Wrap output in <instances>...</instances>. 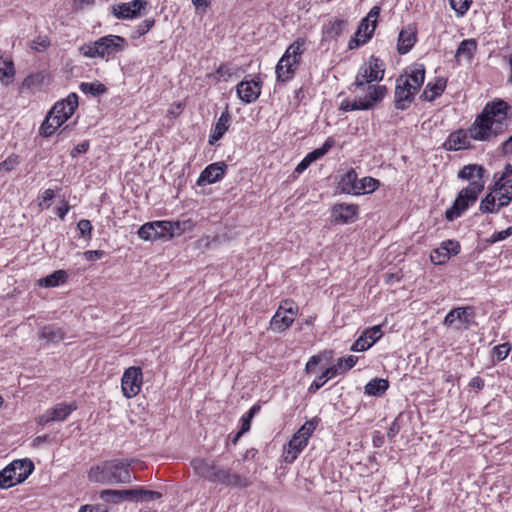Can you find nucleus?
Wrapping results in <instances>:
<instances>
[{"label": "nucleus", "mask_w": 512, "mask_h": 512, "mask_svg": "<svg viewBox=\"0 0 512 512\" xmlns=\"http://www.w3.org/2000/svg\"><path fill=\"white\" fill-rule=\"evenodd\" d=\"M510 105L502 99L488 102L468 130H458L449 135L444 143L448 151H457L470 147V139L491 141L503 134L508 126Z\"/></svg>", "instance_id": "1"}, {"label": "nucleus", "mask_w": 512, "mask_h": 512, "mask_svg": "<svg viewBox=\"0 0 512 512\" xmlns=\"http://www.w3.org/2000/svg\"><path fill=\"white\" fill-rule=\"evenodd\" d=\"M484 172V168L476 164L466 165L459 171L458 177L468 180L469 185L459 192L453 205L446 210L445 218L448 221H453L460 217L477 200L478 195L484 189Z\"/></svg>", "instance_id": "2"}, {"label": "nucleus", "mask_w": 512, "mask_h": 512, "mask_svg": "<svg viewBox=\"0 0 512 512\" xmlns=\"http://www.w3.org/2000/svg\"><path fill=\"white\" fill-rule=\"evenodd\" d=\"M130 465L131 461L128 459L103 461L90 468L88 478L91 482L105 485L129 484L132 482Z\"/></svg>", "instance_id": "3"}, {"label": "nucleus", "mask_w": 512, "mask_h": 512, "mask_svg": "<svg viewBox=\"0 0 512 512\" xmlns=\"http://www.w3.org/2000/svg\"><path fill=\"white\" fill-rule=\"evenodd\" d=\"M425 79V68L417 65L410 72L401 74L396 79L394 105L396 109L406 110L412 104Z\"/></svg>", "instance_id": "4"}, {"label": "nucleus", "mask_w": 512, "mask_h": 512, "mask_svg": "<svg viewBox=\"0 0 512 512\" xmlns=\"http://www.w3.org/2000/svg\"><path fill=\"white\" fill-rule=\"evenodd\" d=\"M33 470L34 464L28 458L13 461L0 471V489H8L22 483Z\"/></svg>", "instance_id": "5"}, {"label": "nucleus", "mask_w": 512, "mask_h": 512, "mask_svg": "<svg viewBox=\"0 0 512 512\" xmlns=\"http://www.w3.org/2000/svg\"><path fill=\"white\" fill-rule=\"evenodd\" d=\"M379 186V181L372 177L358 179L354 169L346 172L339 181L341 192L346 194L361 195L374 192Z\"/></svg>", "instance_id": "6"}, {"label": "nucleus", "mask_w": 512, "mask_h": 512, "mask_svg": "<svg viewBox=\"0 0 512 512\" xmlns=\"http://www.w3.org/2000/svg\"><path fill=\"white\" fill-rule=\"evenodd\" d=\"M387 93V88L383 85L368 86V96L359 98L358 100H344L340 109L343 111L368 110L371 109L376 102L381 101Z\"/></svg>", "instance_id": "7"}, {"label": "nucleus", "mask_w": 512, "mask_h": 512, "mask_svg": "<svg viewBox=\"0 0 512 512\" xmlns=\"http://www.w3.org/2000/svg\"><path fill=\"white\" fill-rule=\"evenodd\" d=\"M298 306L292 300H283L270 321V328L275 332L288 329L295 320Z\"/></svg>", "instance_id": "8"}, {"label": "nucleus", "mask_w": 512, "mask_h": 512, "mask_svg": "<svg viewBox=\"0 0 512 512\" xmlns=\"http://www.w3.org/2000/svg\"><path fill=\"white\" fill-rule=\"evenodd\" d=\"M475 312L472 307H457L449 311L445 316L443 324L454 329L468 330L475 324Z\"/></svg>", "instance_id": "9"}, {"label": "nucleus", "mask_w": 512, "mask_h": 512, "mask_svg": "<svg viewBox=\"0 0 512 512\" xmlns=\"http://www.w3.org/2000/svg\"><path fill=\"white\" fill-rule=\"evenodd\" d=\"M384 72L382 61L371 57L367 63L360 67L354 85L357 88H361L373 81H381L384 77Z\"/></svg>", "instance_id": "10"}, {"label": "nucleus", "mask_w": 512, "mask_h": 512, "mask_svg": "<svg viewBox=\"0 0 512 512\" xmlns=\"http://www.w3.org/2000/svg\"><path fill=\"white\" fill-rule=\"evenodd\" d=\"M143 373L140 367L131 366L127 368L121 379L123 395L130 399L135 397L141 390Z\"/></svg>", "instance_id": "11"}, {"label": "nucleus", "mask_w": 512, "mask_h": 512, "mask_svg": "<svg viewBox=\"0 0 512 512\" xmlns=\"http://www.w3.org/2000/svg\"><path fill=\"white\" fill-rule=\"evenodd\" d=\"M215 484H222L230 488L244 489L251 485V481L245 475L239 474L230 468L220 467L217 472Z\"/></svg>", "instance_id": "12"}, {"label": "nucleus", "mask_w": 512, "mask_h": 512, "mask_svg": "<svg viewBox=\"0 0 512 512\" xmlns=\"http://www.w3.org/2000/svg\"><path fill=\"white\" fill-rule=\"evenodd\" d=\"M78 107V96L76 93H71L66 99L58 101L49 111L52 116H57L59 122L62 125L68 120L75 112Z\"/></svg>", "instance_id": "13"}, {"label": "nucleus", "mask_w": 512, "mask_h": 512, "mask_svg": "<svg viewBox=\"0 0 512 512\" xmlns=\"http://www.w3.org/2000/svg\"><path fill=\"white\" fill-rule=\"evenodd\" d=\"M262 82L259 77L251 80H242L236 86L238 97L245 103H252L256 101L261 94Z\"/></svg>", "instance_id": "14"}, {"label": "nucleus", "mask_w": 512, "mask_h": 512, "mask_svg": "<svg viewBox=\"0 0 512 512\" xmlns=\"http://www.w3.org/2000/svg\"><path fill=\"white\" fill-rule=\"evenodd\" d=\"M191 466L199 477L205 480L215 483L217 472L220 466L216 464L214 460H208L206 458H195L191 461Z\"/></svg>", "instance_id": "15"}, {"label": "nucleus", "mask_w": 512, "mask_h": 512, "mask_svg": "<svg viewBox=\"0 0 512 512\" xmlns=\"http://www.w3.org/2000/svg\"><path fill=\"white\" fill-rule=\"evenodd\" d=\"M146 5L145 0H132L112 6V13L118 19H133L140 15V11Z\"/></svg>", "instance_id": "16"}, {"label": "nucleus", "mask_w": 512, "mask_h": 512, "mask_svg": "<svg viewBox=\"0 0 512 512\" xmlns=\"http://www.w3.org/2000/svg\"><path fill=\"white\" fill-rule=\"evenodd\" d=\"M460 252V245L457 241L447 240L441 246L434 249L430 254L432 263L436 265L445 264L451 255H457Z\"/></svg>", "instance_id": "17"}, {"label": "nucleus", "mask_w": 512, "mask_h": 512, "mask_svg": "<svg viewBox=\"0 0 512 512\" xmlns=\"http://www.w3.org/2000/svg\"><path fill=\"white\" fill-rule=\"evenodd\" d=\"M125 39L117 35H108L95 41L100 57L104 58L123 49Z\"/></svg>", "instance_id": "18"}, {"label": "nucleus", "mask_w": 512, "mask_h": 512, "mask_svg": "<svg viewBox=\"0 0 512 512\" xmlns=\"http://www.w3.org/2000/svg\"><path fill=\"white\" fill-rule=\"evenodd\" d=\"M227 165L224 162H216L208 165L200 174L197 184L205 186L219 181L225 173Z\"/></svg>", "instance_id": "19"}, {"label": "nucleus", "mask_w": 512, "mask_h": 512, "mask_svg": "<svg viewBox=\"0 0 512 512\" xmlns=\"http://www.w3.org/2000/svg\"><path fill=\"white\" fill-rule=\"evenodd\" d=\"M381 337L380 326H374L365 330L362 335L353 343L351 350L362 352L369 349Z\"/></svg>", "instance_id": "20"}, {"label": "nucleus", "mask_w": 512, "mask_h": 512, "mask_svg": "<svg viewBox=\"0 0 512 512\" xmlns=\"http://www.w3.org/2000/svg\"><path fill=\"white\" fill-rule=\"evenodd\" d=\"M332 215L336 221L348 223L354 221L358 216V206L355 204H335L332 208Z\"/></svg>", "instance_id": "21"}, {"label": "nucleus", "mask_w": 512, "mask_h": 512, "mask_svg": "<svg viewBox=\"0 0 512 512\" xmlns=\"http://www.w3.org/2000/svg\"><path fill=\"white\" fill-rule=\"evenodd\" d=\"M477 50V41L475 39H464L460 42L456 53L455 61L461 64L462 61L470 63Z\"/></svg>", "instance_id": "22"}, {"label": "nucleus", "mask_w": 512, "mask_h": 512, "mask_svg": "<svg viewBox=\"0 0 512 512\" xmlns=\"http://www.w3.org/2000/svg\"><path fill=\"white\" fill-rule=\"evenodd\" d=\"M307 442L293 435L288 445L284 447L283 458L286 463H293L298 455L306 448Z\"/></svg>", "instance_id": "23"}, {"label": "nucleus", "mask_w": 512, "mask_h": 512, "mask_svg": "<svg viewBox=\"0 0 512 512\" xmlns=\"http://www.w3.org/2000/svg\"><path fill=\"white\" fill-rule=\"evenodd\" d=\"M297 66L296 60H291L288 58V55H283L276 66L278 80L282 82L289 80L293 76Z\"/></svg>", "instance_id": "24"}, {"label": "nucleus", "mask_w": 512, "mask_h": 512, "mask_svg": "<svg viewBox=\"0 0 512 512\" xmlns=\"http://www.w3.org/2000/svg\"><path fill=\"white\" fill-rule=\"evenodd\" d=\"M494 190L497 193V201L499 207H506L512 201V179H507L504 182L496 181Z\"/></svg>", "instance_id": "25"}, {"label": "nucleus", "mask_w": 512, "mask_h": 512, "mask_svg": "<svg viewBox=\"0 0 512 512\" xmlns=\"http://www.w3.org/2000/svg\"><path fill=\"white\" fill-rule=\"evenodd\" d=\"M416 31L412 27L402 29L398 36L397 50L400 54L408 53L416 42Z\"/></svg>", "instance_id": "26"}, {"label": "nucleus", "mask_w": 512, "mask_h": 512, "mask_svg": "<svg viewBox=\"0 0 512 512\" xmlns=\"http://www.w3.org/2000/svg\"><path fill=\"white\" fill-rule=\"evenodd\" d=\"M231 121V115L226 107L225 111L222 112L217 123L215 124L212 134L209 136V144L213 145L215 142L220 140L225 132L228 130Z\"/></svg>", "instance_id": "27"}, {"label": "nucleus", "mask_w": 512, "mask_h": 512, "mask_svg": "<svg viewBox=\"0 0 512 512\" xmlns=\"http://www.w3.org/2000/svg\"><path fill=\"white\" fill-rule=\"evenodd\" d=\"M125 490L127 493V501L156 500L162 497L160 492L146 490L142 487Z\"/></svg>", "instance_id": "28"}, {"label": "nucleus", "mask_w": 512, "mask_h": 512, "mask_svg": "<svg viewBox=\"0 0 512 512\" xmlns=\"http://www.w3.org/2000/svg\"><path fill=\"white\" fill-rule=\"evenodd\" d=\"M347 22L342 19H335L326 24L322 29L323 39H336L346 29Z\"/></svg>", "instance_id": "29"}, {"label": "nucleus", "mask_w": 512, "mask_h": 512, "mask_svg": "<svg viewBox=\"0 0 512 512\" xmlns=\"http://www.w3.org/2000/svg\"><path fill=\"white\" fill-rule=\"evenodd\" d=\"M445 88L446 81L443 79H437L435 83L429 82L421 94V98L425 101H433L444 92Z\"/></svg>", "instance_id": "30"}, {"label": "nucleus", "mask_w": 512, "mask_h": 512, "mask_svg": "<svg viewBox=\"0 0 512 512\" xmlns=\"http://www.w3.org/2000/svg\"><path fill=\"white\" fill-rule=\"evenodd\" d=\"M64 335L62 329L54 325L42 327L39 333V337L47 343H58L64 339Z\"/></svg>", "instance_id": "31"}, {"label": "nucleus", "mask_w": 512, "mask_h": 512, "mask_svg": "<svg viewBox=\"0 0 512 512\" xmlns=\"http://www.w3.org/2000/svg\"><path fill=\"white\" fill-rule=\"evenodd\" d=\"M76 409L77 406L75 403H59L49 409L51 413L50 419H53V421H64Z\"/></svg>", "instance_id": "32"}, {"label": "nucleus", "mask_w": 512, "mask_h": 512, "mask_svg": "<svg viewBox=\"0 0 512 512\" xmlns=\"http://www.w3.org/2000/svg\"><path fill=\"white\" fill-rule=\"evenodd\" d=\"M389 387V382L386 379L375 378L365 385V394L370 396H381L386 392Z\"/></svg>", "instance_id": "33"}, {"label": "nucleus", "mask_w": 512, "mask_h": 512, "mask_svg": "<svg viewBox=\"0 0 512 512\" xmlns=\"http://www.w3.org/2000/svg\"><path fill=\"white\" fill-rule=\"evenodd\" d=\"M497 193L493 189L481 201L479 209L483 213H497L502 207L498 206Z\"/></svg>", "instance_id": "34"}, {"label": "nucleus", "mask_w": 512, "mask_h": 512, "mask_svg": "<svg viewBox=\"0 0 512 512\" xmlns=\"http://www.w3.org/2000/svg\"><path fill=\"white\" fill-rule=\"evenodd\" d=\"M67 279V273L64 270H57L53 273L39 279L38 284L41 287H56Z\"/></svg>", "instance_id": "35"}, {"label": "nucleus", "mask_w": 512, "mask_h": 512, "mask_svg": "<svg viewBox=\"0 0 512 512\" xmlns=\"http://www.w3.org/2000/svg\"><path fill=\"white\" fill-rule=\"evenodd\" d=\"M100 498L104 502L118 504L127 501L126 490L105 489L100 492Z\"/></svg>", "instance_id": "36"}, {"label": "nucleus", "mask_w": 512, "mask_h": 512, "mask_svg": "<svg viewBox=\"0 0 512 512\" xmlns=\"http://www.w3.org/2000/svg\"><path fill=\"white\" fill-rule=\"evenodd\" d=\"M61 126L59 118L48 113L39 128V134L44 137L51 136Z\"/></svg>", "instance_id": "37"}, {"label": "nucleus", "mask_w": 512, "mask_h": 512, "mask_svg": "<svg viewBox=\"0 0 512 512\" xmlns=\"http://www.w3.org/2000/svg\"><path fill=\"white\" fill-rule=\"evenodd\" d=\"M319 422H320V419H318L316 417L311 420L306 421L294 435H296L298 438H302V440H304L308 443L309 438L315 431Z\"/></svg>", "instance_id": "38"}, {"label": "nucleus", "mask_w": 512, "mask_h": 512, "mask_svg": "<svg viewBox=\"0 0 512 512\" xmlns=\"http://www.w3.org/2000/svg\"><path fill=\"white\" fill-rule=\"evenodd\" d=\"M305 39L299 38L295 42H293L286 50L284 55H288V58L291 60H296L297 64L300 62V57L304 52Z\"/></svg>", "instance_id": "39"}, {"label": "nucleus", "mask_w": 512, "mask_h": 512, "mask_svg": "<svg viewBox=\"0 0 512 512\" xmlns=\"http://www.w3.org/2000/svg\"><path fill=\"white\" fill-rule=\"evenodd\" d=\"M80 90L85 94H91L93 96H99L107 91L104 84L99 82H82L80 84Z\"/></svg>", "instance_id": "40"}, {"label": "nucleus", "mask_w": 512, "mask_h": 512, "mask_svg": "<svg viewBox=\"0 0 512 512\" xmlns=\"http://www.w3.org/2000/svg\"><path fill=\"white\" fill-rule=\"evenodd\" d=\"M376 28L375 24L368 22V19H362L357 31L356 36L362 37V42L369 40Z\"/></svg>", "instance_id": "41"}, {"label": "nucleus", "mask_w": 512, "mask_h": 512, "mask_svg": "<svg viewBox=\"0 0 512 512\" xmlns=\"http://www.w3.org/2000/svg\"><path fill=\"white\" fill-rule=\"evenodd\" d=\"M13 75L14 68L12 61L3 59L2 56H0V81H9Z\"/></svg>", "instance_id": "42"}, {"label": "nucleus", "mask_w": 512, "mask_h": 512, "mask_svg": "<svg viewBox=\"0 0 512 512\" xmlns=\"http://www.w3.org/2000/svg\"><path fill=\"white\" fill-rule=\"evenodd\" d=\"M335 141L332 138H327L324 144L307 155L314 162L315 160L323 157L334 145Z\"/></svg>", "instance_id": "43"}, {"label": "nucleus", "mask_w": 512, "mask_h": 512, "mask_svg": "<svg viewBox=\"0 0 512 512\" xmlns=\"http://www.w3.org/2000/svg\"><path fill=\"white\" fill-rule=\"evenodd\" d=\"M473 0H449L451 8L458 17H462L469 10Z\"/></svg>", "instance_id": "44"}, {"label": "nucleus", "mask_w": 512, "mask_h": 512, "mask_svg": "<svg viewBox=\"0 0 512 512\" xmlns=\"http://www.w3.org/2000/svg\"><path fill=\"white\" fill-rule=\"evenodd\" d=\"M358 361V357L349 355L347 357H341L337 360V366L340 369V374H344L355 366Z\"/></svg>", "instance_id": "45"}, {"label": "nucleus", "mask_w": 512, "mask_h": 512, "mask_svg": "<svg viewBox=\"0 0 512 512\" xmlns=\"http://www.w3.org/2000/svg\"><path fill=\"white\" fill-rule=\"evenodd\" d=\"M138 235L143 240H157L153 222L142 225L138 230Z\"/></svg>", "instance_id": "46"}, {"label": "nucleus", "mask_w": 512, "mask_h": 512, "mask_svg": "<svg viewBox=\"0 0 512 512\" xmlns=\"http://www.w3.org/2000/svg\"><path fill=\"white\" fill-rule=\"evenodd\" d=\"M157 239L169 237V228H171V221H154Z\"/></svg>", "instance_id": "47"}, {"label": "nucleus", "mask_w": 512, "mask_h": 512, "mask_svg": "<svg viewBox=\"0 0 512 512\" xmlns=\"http://www.w3.org/2000/svg\"><path fill=\"white\" fill-rule=\"evenodd\" d=\"M189 222L187 221H171V228H169V238L180 236L186 230Z\"/></svg>", "instance_id": "48"}, {"label": "nucleus", "mask_w": 512, "mask_h": 512, "mask_svg": "<svg viewBox=\"0 0 512 512\" xmlns=\"http://www.w3.org/2000/svg\"><path fill=\"white\" fill-rule=\"evenodd\" d=\"M510 349L509 343L500 344L494 348V357L499 361L504 360L508 356Z\"/></svg>", "instance_id": "49"}, {"label": "nucleus", "mask_w": 512, "mask_h": 512, "mask_svg": "<svg viewBox=\"0 0 512 512\" xmlns=\"http://www.w3.org/2000/svg\"><path fill=\"white\" fill-rule=\"evenodd\" d=\"M80 52L82 55H84L86 57H90V58L100 57V53H99V50L97 49L95 42L93 44H89V45L85 44V45L81 46Z\"/></svg>", "instance_id": "50"}, {"label": "nucleus", "mask_w": 512, "mask_h": 512, "mask_svg": "<svg viewBox=\"0 0 512 512\" xmlns=\"http://www.w3.org/2000/svg\"><path fill=\"white\" fill-rule=\"evenodd\" d=\"M512 235V226H509L507 229L502 231L494 232L490 237V243H496L502 240H505L509 236Z\"/></svg>", "instance_id": "51"}, {"label": "nucleus", "mask_w": 512, "mask_h": 512, "mask_svg": "<svg viewBox=\"0 0 512 512\" xmlns=\"http://www.w3.org/2000/svg\"><path fill=\"white\" fill-rule=\"evenodd\" d=\"M77 227L80 231V235L83 237H91L92 224L89 220L82 219L78 222Z\"/></svg>", "instance_id": "52"}, {"label": "nucleus", "mask_w": 512, "mask_h": 512, "mask_svg": "<svg viewBox=\"0 0 512 512\" xmlns=\"http://www.w3.org/2000/svg\"><path fill=\"white\" fill-rule=\"evenodd\" d=\"M402 418V414H399L395 419L394 421L391 423L388 431H387V436L389 439H393L400 431L401 429V426H400V420Z\"/></svg>", "instance_id": "53"}, {"label": "nucleus", "mask_w": 512, "mask_h": 512, "mask_svg": "<svg viewBox=\"0 0 512 512\" xmlns=\"http://www.w3.org/2000/svg\"><path fill=\"white\" fill-rule=\"evenodd\" d=\"M43 80V76L41 74H33L27 76L23 81V86L26 88H32L34 86L39 85Z\"/></svg>", "instance_id": "54"}, {"label": "nucleus", "mask_w": 512, "mask_h": 512, "mask_svg": "<svg viewBox=\"0 0 512 512\" xmlns=\"http://www.w3.org/2000/svg\"><path fill=\"white\" fill-rule=\"evenodd\" d=\"M252 418L253 417H249V415L247 413L242 416V418H241V422H242L241 429L237 433V435L235 436L234 442H236L241 435H243L244 433L249 431L250 423H251Z\"/></svg>", "instance_id": "55"}, {"label": "nucleus", "mask_w": 512, "mask_h": 512, "mask_svg": "<svg viewBox=\"0 0 512 512\" xmlns=\"http://www.w3.org/2000/svg\"><path fill=\"white\" fill-rule=\"evenodd\" d=\"M155 24V20L153 18L145 19L138 27L137 33L142 36L146 34Z\"/></svg>", "instance_id": "56"}, {"label": "nucleus", "mask_w": 512, "mask_h": 512, "mask_svg": "<svg viewBox=\"0 0 512 512\" xmlns=\"http://www.w3.org/2000/svg\"><path fill=\"white\" fill-rule=\"evenodd\" d=\"M337 374H340V369L338 368L337 364H335L323 371V373L320 375V380L326 379L327 381L335 377Z\"/></svg>", "instance_id": "57"}, {"label": "nucleus", "mask_w": 512, "mask_h": 512, "mask_svg": "<svg viewBox=\"0 0 512 512\" xmlns=\"http://www.w3.org/2000/svg\"><path fill=\"white\" fill-rule=\"evenodd\" d=\"M88 149H89V142L84 141V142L78 144L77 146H75L71 150L70 155H71V157L76 158L79 154L86 153L88 151Z\"/></svg>", "instance_id": "58"}, {"label": "nucleus", "mask_w": 512, "mask_h": 512, "mask_svg": "<svg viewBox=\"0 0 512 512\" xmlns=\"http://www.w3.org/2000/svg\"><path fill=\"white\" fill-rule=\"evenodd\" d=\"M105 252L102 250H89L84 252V257L87 261H95L101 259Z\"/></svg>", "instance_id": "59"}, {"label": "nucleus", "mask_w": 512, "mask_h": 512, "mask_svg": "<svg viewBox=\"0 0 512 512\" xmlns=\"http://www.w3.org/2000/svg\"><path fill=\"white\" fill-rule=\"evenodd\" d=\"M216 73L223 78L230 77L234 74V69L228 64H221L217 69Z\"/></svg>", "instance_id": "60"}, {"label": "nucleus", "mask_w": 512, "mask_h": 512, "mask_svg": "<svg viewBox=\"0 0 512 512\" xmlns=\"http://www.w3.org/2000/svg\"><path fill=\"white\" fill-rule=\"evenodd\" d=\"M94 4V0H74L73 2V10L79 11L84 8L90 7Z\"/></svg>", "instance_id": "61"}, {"label": "nucleus", "mask_w": 512, "mask_h": 512, "mask_svg": "<svg viewBox=\"0 0 512 512\" xmlns=\"http://www.w3.org/2000/svg\"><path fill=\"white\" fill-rule=\"evenodd\" d=\"M79 512H107V509L101 505H83L80 507Z\"/></svg>", "instance_id": "62"}, {"label": "nucleus", "mask_w": 512, "mask_h": 512, "mask_svg": "<svg viewBox=\"0 0 512 512\" xmlns=\"http://www.w3.org/2000/svg\"><path fill=\"white\" fill-rule=\"evenodd\" d=\"M379 13H380V7L378 6H374L368 13V15L364 18V19H368V22H370L371 24H375L376 25V22H377V18L379 16Z\"/></svg>", "instance_id": "63"}, {"label": "nucleus", "mask_w": 512, "mask_h": 512, "mask_svg": "<svg viewBox=\"0 0 512 512\" xmlns=\"http://www.w3.org/2000/svg\"><path fill=\"white\" fill-rule=\"evenodd\" d=\"M501 150L505 156L512 155V135L502 143Z\"/></svg>", "instance_id": "64"}]
</instances>
